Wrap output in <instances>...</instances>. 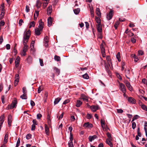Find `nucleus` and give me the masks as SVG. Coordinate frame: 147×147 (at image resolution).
<instances>
[{
	"mask_svg": "<svg viewBox=\"0 0 147 147\" xmlns=\"http://www.w3.org/2000/svg\"><path fill=\"white\" fill-rule=\"evenodd\" d=\"M97 28L98 32L100 33L102 32V27L101 24H98L97 25Z\"/></svg>",
	"mask_w": 147,
	"mask_h": 147,
	"instance_id": "obj_17",
	"label": "nucleus"
},
{
	"mask_svg": "<svg viewBox=\"0 0 147 147\" xmlns=\"http://www.w3.org/2000/svg\"><path fill=\"white\" fill-rule=\"evenodd\" d=\"M128 101L130 103L135 104L136 102V100L134 98L131 97H129L128 98Z\"/></svg>",
	"mask_w": 147,
	"mask_h": 147,
	"instance_id": "obj_12",
	"label": "nucleus"
},
{
	"mask_svg": "<svg viewBox=\"0 0 147 147\" xmlns=\"http://www.w3.org/2000/svg\"><path fill=\"white\" fill-rule=\"evenodd\" d=\"M82 102L80 100H78L76 104V106L77 107H79L82 104Z\"/></svg>",
	"mask_w": 147,
	"mask_h": 147,
	"instance_id": "obj_22",
	"label": "nucleus"
},
{
	"mask_svg": "<svg viewBox=\"0 0 147 147\" xmlns=\"http://www.w3.org/2000/svg\"><path fill=\"white\" fill-rule=\"evenodd\" d=\"M116 57L117 58V59L118 60V61L120 62L121 60V56L120 55V53L119 52H118L117 53V54L116 55Z\"/></svg>",
	"mask_w": 147,
	"mask_h": 147,
	"instance_id": "obj_27",
	"label": "nucleus"
},
{
	"mask_svg": "<svg viewBox=\"0 0 147 147\" xmlns=\"http://www.w3.org/2000/svg\"><path fill=\"white\" fill-rule=\"evenodd\" d=\"M139 116L137 115H136L133 117L131 122L134 121L135 119H138L139 117Z\"/></svg>",
	"mask_w": 147,
	"mask_h": 147,
	"instance_id": "obj_42",
	"label": "nucleus"
},
{
	"mask_svg": "<svg viewBox=\"0 0 147 147\" xmlns=\"http://www.w3.org/2000/svg\"><path fill=\"white\" fill-rule=\"evenodd\" d=\"M47 14L48 15H49L52 12V7L51 5L48 7L47 9Z\"/></svg>",
	"mask_w": 147,
	"mask_h": 147,
	"instance_id": "obj_18",
	"label": "nucleus"
},
{
	"mask_svg": "<svg viewBox=\"0 0 147 147\" xmlns=\"http://www.w3.org/2000/svg\"><path fill=\"white\" fill-rule=\"evenodd\" d=\"M8 132L6 133L5 134L4 140V144H6L7 143L8 141Z\"/></svg>",
	"mask_w": 147,
	"mask_h": 147,
	"instance_id": "obj_15",
	"label": "nucleus"
},
{
	"mask_svg": "<svg viewBox=\"0 0 147 147\" xmlns=\"http://www.w3.org/2000/svg\"><path fill=\"white\" fill-rule=\"evenodd\" d=\"M20 98L23 99H26L27 98V96L26 94H23L20 96Z\"/></svg>",
	"mask_w": 147,
	"mask_h": 147,
	"instance_id": "obj_31",
	"label": "nucleus"
},
{
	"mask_svg": "<svg viewBox=\"0 0 147 147\" xmlns=\"http://www.w3.org/2000/svg\"><path fill=\"white\" fill-rule=\"evenodd\" d=\"M3 88V84L2 83H1L0 84V92L2 90Z\"/></svg>",
	"mask_w": 147,
	"mask_h": 147,
	"instance_id": "obj_59",
	"label": "nucleus"
},
{
	"mask_svg": "<svg viewBox=\"0 0 147 147\" xmlns=\"http://www.w3.org/2000/svg\"><path fill=\"white\" fill-rule=\"evenodd\" d=\"M92 116V115L91 114L88 113L87 115L86 118L88 119H90L91 118Z\"/></svg>",
	"mask_w": 147,
	"mask_h": 147,
	"instance_id": "obj_53",
	"label": "nucleus"
},
{
	"mask_svg": "<svg viewBox=\"0 0 147 147\" xmlns=\"http://www.w3.org/2000/svg\"><path fill=\"white\" fill-rule=\"evenodd\" d=\"M69 147H74L73 142L71 141H69L68 143Z\"/></svg>",
	"mask_w": 147,
	"mask_h": 147,
	"instance_id": "obj_45",
	"label": "nucleus"
},
{
	"mask_svg": "<svg viewBox=\"0 0 147 147\" xmlns=\"http://www.w3.org/2000/svg\"><path fill=\"white\" fill-rule=\"evenodd\" d=\"M20 138H19L17 140V142L16 143V146L15 147H18L20 145Z\"/></svg>",
	"mask_w": 147,
	"mask_h": 147,
	"instance_id": "obj_41",
	"label": "nucleus"
},
{
	"mask_svg": "<svg viewBox=\"0 0 147 147\" xmlns=\"http://www.w3.org/2000/svg\"><path fill=\"white\" fill-rule=\"evenodd\" d=\"M42 115L40 113L38 114L37 115V118L38 119H40L42 117Z\"/></svg>",
	"mask_w": 147,
	"mask_h": 147,
	"instance_id": "obj_55",
	"label": "nucleus"
},
{
	"mask_svg": "<svg viewBox=\"0 0 147 147\" xmlns=\"http://www.w3.org/2000/svg\"><path fill=\"white\" fill-rule=\"evenodd\" d=\"M74 12L75 14H78L80 11V9L79 8H77L74 10Z\"/></svg>",
	"mask_w": 147,
	"mask_h": 147,
	"instance_id": "obj_35",
	"label": "nucleus"
},
{
	"mask_svg": "<svg viewBox=\"0 0 147 147\" xmlns=\"http://www.w3.org/2000/svg\"><path fill=\"white\" fill-rule=\"evenodd\" d=\"M82 77L83 78L86 79H88L89 78V76L87 74H85L83 75Z\"/></svg>",
	"mask_w": 147,
	"mask_h": 147,
	"instance_id": "obj_44",
	"label": "nucleus"
},
{
	"mask_svg": "<svg viewBox=\"0 0 147 147\" xmlns=\"http://www.w3.org/2000/svg\"><path fill=\"white\" fill-rule=\"evenodd\" d=\"M90 14L91 17H94V11L92 7H90Z\"/></svg>",
	"mask_w": 147,
	"mask_h": 147,
	"instance_id": "obj_25",
	"label": "nucleus"
},
{
	"mask_svg": "<svg viewBox=\"0 0 147 147\" xmlns=\"http://www.w3.org/2000/svg\"><path fill=\"white\" fill-rule=\"evenodd\" d=\"M119 22H116L114 25V27L116 29H117V28L118 26L119 25Z\"/></svg>",
	"mask_w": 147,
	"mask_h": 147,
	"instance_id": "obj_50",
	"label": "nucleus"
},
{
	"mask_svg": "<svg viewBox=\"0 0 147 147\" xmlns=\"http://www.w3.org/2000/svg\"><path fill=\"white\" fill-rule=\"evenodd\" d=\"M7 122L9 127H10L11 125V123L12 122V117L11 115H9L8 119Z\"/></svg>",
	"mask_w": 147,
	"mask_h": 147,
	"instance_id": "obj_6",
	"label": "nucleus"
},
{
	"mask_svg": "<svg viewBox=\"0 0 147 147\" xmlns=\"http://www.w3.org/2000/svg\"><path fill=\"white\" fill-rule=\"evenodd\" d=\"M61 98L59 97H58L55 99V100L54 101V104L55 105L57 104L59 101L61 100Z\"/></svg>",
	"mask_w": 147,
	"mask_h": 147,
	"instance_id": "obj_23",
	"label": "nucleus"
},
{
	"mask_svg": "<svg viewBox=\"0 0 147 147\" xmlns=\"http://www.w3.org/2000/svg\"><path fill=\"white\" fill-rule=\"evenodd\" d=\"M6 48L7 50H9L10 48V45L9 44H7L6 45Z\"/></svg>",
	"mask_w": 147,
	"mask_h": 147,
	"instance_id": "obj_62",
	"label": "nucleus"
},
{
	"mask_svg": "<svg viewBox=\"0 0 147 147\" xmlns=\"http://www.w3.org/2000/svg\"><path fill=\"white\" fill-rule=\"evenodd\" d=\"M98 109V107L97 106H92L91 107V110L93 112L96 111Z\"/></svg>",
	"mask_w": 147,
	"mask_h": 147,
	"instance_id": "obj_19",
	"label": "nucleus"
},
{
	"mask_svg": "<svg viewBox=\"0 0 147 147\" xmlns=\"http://www.w3.org/2000/svg\"><path fill=\"white\" fill-rule=\"evenodd\" d=\"M111 140H108V139H107L106 140L107 143L111 147H113V145L111 141Z\"/></svg>",
	"mask_w": 147,
	"mask_h": 147,
	"instance_id": "obj_24",
	"label": "nucleus"
},
{
	"mask_svg": "<svg viewBox=\"0 0 147 147\" xmlns=\"http://www.w3.org/2000/svg\"><path fill=\"white\" fill-rule=\"evenodd\" d=\"M4 115H2L0 117V121H4Z\"/></svg>",
	"mask_w": 147,
	"mask_h": 147,
	"instance_id": "obj_49",
	"label": "nucleus"
},
{
	"mask_svg": "<svg viewBox=\"0 0 147 147\" xmlns=\"http://www.w3.org/2000/svg\"><path fill=\"white\" fill-rule=\"evenodd\" d=\"M1 7H2L1 12L0 14V16L2 17L4 16L5 14V9L4 8V4H2L1 5Z\"/></svg>",
	"mask_w": 147,
	"mask_h": 147,
	"instance_id": "obj_10",
	"label": "nucleus"
},
{
	"mask_svg": "<svg viewBox=\"0 0 147 147\" xmlns=\"http://www.w3.org/2000/svg\"><path fill=\"white\" fill-rule=\"evenodd\" d=\"M30 35V30H28L26 33L25 32L24 34L23 44L24 47H23L22 53V56H24L26 55V53L27 51L28 48V46L26 45V44L28 41Z\"/></svg>",
	"mask_w": 147,
	"mask_h": 147,
	"instance_id": "obj_1",
	"label": "nucleus"
},
{
	"mask_svg": "<svg viewBox=\"0 0 147 147\" xmlns=\"http://www.w3.org/2000/svg\"><path fill=\"white\" fill-rule=\"evenodd\" d=\"M96 12L97 16H100L101 13L100 12V9L99 8H96Z\"/></svg>",
	"mask_w": 147,
	"mask_h": 147,
	"instance_id": "obj_29",
	"label": "nucleus"
},
{
	"mask_svg": "<svg viewBox=\"0 0 147 147\" xmlns=\"http://www.w3.org/2000/svg\"><path fill=\"white\" fill-rule=\"evenodd\" d=\"M48 42L49 40H44V43H45V46L46 47H47L48 46Z\"/></svg>",
	"mask_w": 147,
	"mask_h": 147,
	"instance_id": "obj_51",
	"label": "nucleus"
},
{
	"mask_svg": "<svg viewBox=\"0 0 147 147\" xmlns=\"http://www.w3.org/2000/svg\"><path fill=\"white\" fill-rule=\"evenodd\" d=\"M119 89L122 92H126V88L124 84L122 83L119 82Z\"/></svg>",
	"mask_w": 147,
	"mask_h": 147,
	"instance_id": "obj_2",
	"label": "nucleus"
},
{
	"mask_svg": "<svg viewBox=\"0 0 147 147\" xmlns=\"http://www.w3.org/2000/svg\"><path fill=\"white\" fill-rule=\"evenodd\" d=\"M97 138V136L95 135L93 136H90L88 137V139L89 141L92 142L93 140Z\"/></svg>",
	"mask_w": 147,
	"mask_h": 147,
	"instance_id": "obj_11",
	"label": "nucleus"
},
{
	"mask_svg": "<svg viewBox=\"0 0 147 147\" xmlns=\"http://www.w3.org/2000/svg\"><path fill=\"white\" fill-rule=\"evenodd\" d=\"M142 109L144 110L147 111V107L144 105H142L141 106Z\"/></svg>",
	"mask_w": 147,
	"mask_h": 147,
	"instance_id": "obj_39",
	"label": "nucleus"
},
{
	"mask_svg": "<svg viewBox=\"0 0 147 147\" xmlns=\"http://www.w3.org/2000/svg\"><path fill=\"white\" fill-rule=\"evenodd\" d=\"M138 54L139 55H142L144 54L143 52L141 50H139L138 52Z\"/></svg>",
	"mask_w": 147,
	"mask_h": 147,
	"instance_id": "obj_48",
	"label": "nucleus"
},
{
	"mask_svg": "<svg viewBox=\"0 0 147 147\" xmlns=\"http://www.w3.org/2000/svg\"><path fill=\"white\" fill-rule=\"evenodd\" d=\"M69 102V99H67L65 100L63 102V104L65 105L67 103H68Z\"/></svg>",
	"mask_w": 147,
	"mask_h": 147,
	"instance_id": "obj_57",
	"label": "nucleus"
},
{
	"mask_svg": "<svg viewBox=\"0 0 147 147\" xmlns=\"http://www.w3.org/2000/svg\"><path fill=\"white\" fill-rule=\"evenodd\" d=\"M22 91L24 94H26L27 92V90H26V88L25 87H24L22 88Z\"/></svg>",
	"mask_w": 147,
	"mask_h": 147,
	"instance_id": "obj_52",
	"label": "nucleus"
},
{
	"mask_svg": "<svg viewBox=\"0 0 147 147\" xmlns=\"http://www.w3.org/2000/svg\"><path fill=\"white\" fill-rule=\"evenodd\" d=\"M39 26H38V27L39 29H40V30H41V31H42L44 25V23L41 20L39 21Z\"/></svg>",
	"mask_w": 147,
	"mask_h": 147,
	"instance_id": "obj_8",
	"label": "nucleus"
},
{
	"mask_svg": "<svg viewBox=\"0 0 147 147\" xmlns=\"http://www.w3.org/2000/svg\"><path fill=\"white\" fill-rule=\"evenodd\" d=\"M55 60L57 61H59L60 60V57L55 55L54 57Z\"/></svg>",
	"mask_w": 147,
	"mask_h": 147,
	"instance_id": "obj_33",
	"label": "nucleus"
},
{
	"mask_svg": "<svg viewBox=\"0 0 147 147\" xmlns=\"http://www.w3.org/2000/svg\"><path fill=\"white\" fill-rule=\"evenodd\" d=\"M117 77L120 80H122V78L119 74H117Z\"/></svg>",
	"mask_w": 147,
	"mask_h": 147,
	"instance_id": "obj_61",
	"label": "nucleus"
},
{
	"mask_svg": "<svg viewBox=\"0 0 147 147\" xmlns=\"http://www.w3.org/2000/svg\"><path fill=\"white\" fill-rule=\"evenodd\" d=\"M112 13V11L111 10L109 13L107 15V18L108 20H109L112 18L113 16Z\"/></svg>",
	"mask_w": 147,
	"mask_h": 147,
	"instance_id": "obj_9",
	"label": "nucleus"
},
{
	"mask_svg": "<svg viewBox=\"0 0 147 147\" xmlns=\"http://www.w3.org/2000/svg\"><path fill=\"white\" fill-rule=\"evenodd\" d=\"M125 83L128 89L131 91H132L133 90V88L131 86L130 83L128 81H126Z\"/></svg>",
	"mask_w": 147,
	"mask_h": 147,
	"instance_id": "obj_5",
	"label": "nucleus"
},
{
	"mask_svg": "<svg viewBox=\"0 0 147 147\" xmlns=\"http://www.w3.org/2000/svg\"><path fill=\"white\" fill-rule=\"evenodd\" d=\"M54 70H55V72L58 75H59L60 73V70L59 69L56 67H54Z\"/></svg>",
	"mask_w": 147,
	"mask_h": 147,
	"instance_id": "obj_26",
	"label": "nucleus"
},
{
	"mask_svg": "<svg viewBox=\"0 0 147 147\" xmlns=\"http://www.w3.org/2000/svg\"><path fill=\"white\" fill-rule=\"evenodd\" d=\"M132 124V127L133 129H134L136 127V124L135 122L133 121Z\"/></svg>",
	"mask_w": 147,
	"mask_h": 147,
	"instance_id": "obj_43",
	"label": "nucleus"
},
{
	"mask_svg": "<svg viewBox=\"0 0 147 147\" xmlns=\"http://www.w3.org/2000/svg\"><path fill=\"white\" fill-rule=\"evenodd\" d=\"M32 135L30 134H27L26 136V138L27 139L29 140L31 137Z\"/></svg>",
	"mask_w": 147,
	"mask_h": 147,
	"instance_id": "obj_47",
	"label": "nucleus"
},
{
	"mask_svg": "<svg viewBox=\"0 0 147 147\" xmlns=\"http://www.w3.org/2000/svg\"><path fill=\"white\" fill-rule=\"evenodd\" d=\"M45 131L47 135H49V129L46 124H45Z\"/></svg>",
	"mask_w": 147,
	"mask_h": 147,
	"instance_id": "obj_14",
	"label": "nucleus"
},
{
	"mask_svg": "<svg viewBox=\"0 0 147 147\" xmlns=\"http://www.w3.org/2000/svg\"><path fill=\"white\" fill-rule=\"evenodd\" d=\"M105 67L107 72L109 76H110V74H111L110 71V68L108 65H105Z\"/></svg>",
	"mask_w": 147,
	"mask_h": 147,
	"instance_id": "obj_16",
	"label": "nucleus"
},
{
	"mask_svg": "<svg viewBox=\"0 0 147 147\" xmlns=\"http://www.w3.org/2000/svg\"><path fill=\"white\" fill-rule=\"evenodd\" d=\"M70 134V137L69 138V139L70 140V141H71L72 142L73 140V134L72 133Z\"/></svg>",
	"mask_w": 147,
	"mask_h": 147,
	"instance_id": "obj_56",
	"label": "nucleus"
},
{
	"mask_svg": "<svg viewBox=\"0 0 147 147\" xmlns=\"http://www.w3.org/2000/svg\"><path fill=\"white\" fill-rule=\"evenodd\" d=\"M100 123L102 127L103 128H104L105 127V121H103L102 120H101L100 121Z\"/></svg>",
	"mask_w": 147,
	"mask_h": 147,
	"instance_id": "obj_37",
	"label": "nucleus"
},
{
	"mask_svg": "<svg viewBox=\"0 0 147 147\" xmlns=\"http://www.w3.org/2000/svg\"><path fill=\"white\" fill-rule=\"evenodd\" d=\"M15 80L14 82V84L15 86H16L18 84L19 81V76L18 74H16L15 78Z\"/></svg>",
	"mask_w": 147,
	"mask_h": 147,
	"instance_id": "obj_4",
	"label": "nucleus"
},
{
	"mask_svg": "<svg viewBox=\"0 0 147 147\" xmlns=\"http://www.w3.org/2000/svg\"><path fill=\"white\" fill-rule=\"evenodd\" d=\"M43 88L42 86H40L38 89V93H40L41 91L42 90Z\"/></svg>",
	"mask_w": 147,
	"mask_h": 147,
	"instance_id": "obj_40",
	"label": "nucleus"
},
{
	"mask_svg": "<svg viewBox=\"0 0 147 147\" xmlns=\"http://www.w3.org/2000/svg\"><path fill=\"white\" fill-rule=\"evenodd\" d=\"M30 105L32 107H33L35 105V103L33 100L30 101Z\"/></svg>",
	"mask_w": 147,
	"mask_h": 147,
	"instance_id": "obj_63",
	"label": "nucleus"
},
{
	"mask_svg": "<svg viewBox=\"0 0 147 147\" xmlns=\"http://www.w3.org/2000/svg\"><path fill=\"white\" fill-rule=\"evenodd\" d=\"M26 11L27 12H28L30 10L29 7L28 5H26Z\"/></svg>",
	"mask_w": 147,
	"mask_h": 147,
	"instance_id": "obj_60",
	"label": "nucleus"
},
{
	"mask_svg": "<svg viewBox=\"0 0 147 147\" xmlns=\"http://www.w3.org/2000/svg\"><path fill=\"white\" fill-rule=\"evenodd\" d=\"M100 48L101 53H105V49L102 44L100 46Z\"/></svg>",
	"mask_w": 147,
	"mask_h": 147,
	"instance_id": "obj_30",
	"label": "nucleus"
},
{
	"mask_svg": "<svg viewBox=\"0 0 147 147\" xmlns=\"http://www.w3.org/2000/svg\"><path fill=\"white\" fill-rule=\"evenodd\" d=\"M20 61V57H18L16 59L15 62V64H19V62Z\"/></svg>",
	"mask_w": 147,
	"mask_h": 147,
	"instance_id": "obj_34",
	"label": "nucleus"
},
{
	"mask_svg": "<svg viewBox=\"0 0 147 147\" xmlns=\"http://www.w3.org/2000/svg\"><path fill=\"white\" fill-rule=\"evenodd\" d=\"M96 21L98 24H101V21L100 18L96 17Z\"/></svg>",
	"mask_w": 147,
	"mask_h": 147,
	"instance_id": "obj_32",
	"label": "nucleus"
},
{
	"mask_svg": "<svg viewBox=\"0 0 147 147\" xmlns=\"http://www.w3.org/2000/svg\"><path fill=\"white\" fill-rule=\"evenodd\" d=\"M81 98L83 100L87 102L88 101V97L85 95L84 94H82L81 95Z\"/></svg>",
	"mask_w": 147,
	"mask_h": 147,
	"instance_id": "obj_13",
	"label": "nucleus"
},
{
	"mask_svg": "<svg viewBox=\"0 0 147 147\" xmlns=\"http://www.w3.org/2000/svg\"><path fill=\"white\" fill-rule=\"evenodd\" d=\"M52 18L50 17L48 18V24L49 26H50L52 24Z\"/></svg>",
	"mask_w": 147,
	"mask_h": 147,
	"instance_id": "obj_20",
	"label": "nucleus"
},
{
	"mask_svg": "<svg viewBox=\"0 0 147 147\" xmlns=\"http://www.w3.org/2000/svg\"><path fill=\"white\" fill-rule=\"evenodd\" d=\"M117 112L118 113H122L123 112V110L122 109H117Z\"/></svg>",
	"mask_w": 147,
	"mask_h": 147,
	"instance_id": "obj_54",
	"label": "nucleus"
},
{
	"mask_svg": "<svg viewBox=\"0 0 147 147\" xmlns=\"http://www.w3.org/2000/svg\"><path fill=\"white\" fill-rule=\"evenodd\" d=\"M35 129V125L34 124H33L31 127V130H34Z\"/></svg>",
	"mask_w": 147,
	"mask_h": 147,
	"instance_id": "obj_58",
	"label": "nucleus"
},
{
	"mask_svg": "<svg viewBox=\"0 0 147 147\" xmlns=\"http://www.w3.org/2000/svg\"><path fill=\"white\" fill-rule=\"evenodd\" d=\"M106 59L108 64H110L111 63L110 57L109 56H107L106 57Z\"/></svg>",
	"mask_w": 147,
	"mask_h": 147,
	"instance_id": "obj_28",
	"label": "nucleus"
},
{
	"mask_svg": "<svg viewBox=\"0 0 147 147\" xmlns=\"http://www.w3.org/2000/svg\"><path fill=\"white\" fill-rule=\"evenodd\" d=\"M41 5V3L39 1H36V6L38 8L39 7H40Z\"/></svg>",
	"mask_w": 147,
	"mask_h": 147,
	"instance_id": "obj_46",
	"label": "nucleus"
},
{
	"mask_svg": "<svg viewBox=\"0 0 147 147\" xmlns=\"http://www.w3.org/2000/svg\"><path fill=\"white\" fill-rule=\"evenodd\" d=\"M41 31L40 29L38 28H36L35 29V32L36 35H39L40 34V32Z\"/></svg>",
	"mask_w": 147,
	"mask_h": 147,
	"instance_id": "obj_21",
	"label": "nucleus"
},
{
	"mask_svg": "<svg viewBox=\"0 0 147 147\" xmlns=\"http://www.w3.org/2000/svg\"><path fill=\"white\" fill-rule=\"evenodd\" d=\"M17 102L16 100H14L12 102L11 104L10 105V109H12L14 108H16L17 106Z\"/></svg>",
	"mask_w": 147,
	"mask_h": 147,
	"instance_id": "obj_3",
	"label": "nucleus"
},
{
	"mask_svg": "<svg viewBox=\"0 0 147 147\" xmlns=\"http://www.w3.org/2000/svg\"><path fill=\"white\" fill-rule=\"evenodd\" d=\"M107 135L108 137L109 138V139H108V140H112L111 135L110 133H109V132L107 133Z\"/></svg>",
	"mask_w": 147,
	"mask_h": 147,
	"instance_id": "obj_38",
	"label": "nucleus"
},
{
	"mask_svg": "<svg viewBox=\"0 0 147 147\" xmlns=\"http://www.w3.org/2000/svg\"><path fill=\"white\" fill-rule=\"evenodd\" d=\"M83 126L84 127H88L90 128L92 127V125L91 123H90L88 122H86L84 124Z\"/></svg>",
	"mask_w": 147,
	"mask_h": 147,
	"instance_id": "obj_7",
	"label": "nucleus"
},
{
	"mask_svg": "<svg viewBox=\"0 0 147 147\" xmlns=\"http://www.w3.org/2000/svg\"><path fill=\"white\" fill-rule=\"evenodd\" d=\"M75 120V118L74 116H71V121H74Z\"/></svg>",
	"mask_w": 147,
	"mask_h": 147,
	"instance_id": "obj_64",
	"label": "nucleus"
},
{
	"mask_svg": "<svg viewBox=\"0 0 147 147\" xmlns=\"http://www.w3.org/2000/svg\"><path fill=\"white\" fill-rule=\"evenodd\" d=\"M35 25V23L34 21L31 22L29 26V28H31L32 27H34Z\"/></svg>",
	"mask_w": 147,
	"mask_h": 147,
	"instance_id": "obj_36",
	"label": "nucleus"
}]
</instances>
